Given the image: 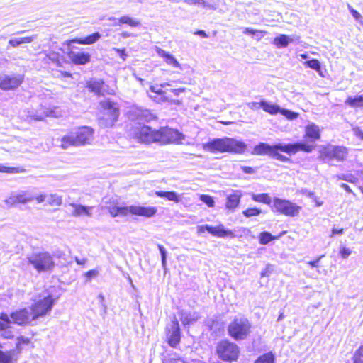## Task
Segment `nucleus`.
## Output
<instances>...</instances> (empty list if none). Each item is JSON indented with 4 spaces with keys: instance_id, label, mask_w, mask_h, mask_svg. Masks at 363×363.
<instances>
[{
    "instance_id": "obj_1",
    "label": "nucleus",
    "mask_w": 363,
    "mask_h": 363,
    "mask_svg": "<svg viewBox=\"0 0 363 363\" xmlns=\"http://www.w3.org/2000/svg\"><path fill=\"white\" fill-rule=\"evenodd\" d=\"M104 203L105 205L102 208L107 209L113 218L118 216H125L128 213L150 218L153 216L157 212L156 208L151 206H123L113 198L110 199L108 201H104Z\"/></svg>"
},
{
    "instance_id": "obj_2",
    "label": "nucleus",
    "mask_w": 363,
    "mask_h": 363,
    "mask_svg": "<svg viewBox=\"0 0 363 363\" xmlns=\"http://www.w3.org/2000/svg\"><path fill=\"white\" fill-rule=\"evenodd\" d=\"M315 146L311 144L298 143L295 144H277L274 145H270L267 143H260L256 145L252 152V155H267L272 157V154L274 153V149H279L280 151L286 152L287 154H295L298 151H304L306 152H311L314 149Z\"/></svg>"
},
{
    "instance_id": "obj_3",
    "label": "nucleus",
    "mask_w": 363,
    "mask_h": 363,
    "mask_svg": "<svg viewBox=\"0 0 363 363\" xmlns=\"http://www.w3.org/2000/svg\"><path fill=\"white\" fill-rule=\"evenodd\" d=\"M94 139V130L88 126L73 129L61 139V147L67 149L70 146H81L91 144Z\"/></svg>"
},
{
    "instance_id": "obj_4",
    "label": "nucleus",
    "mask_w": 363,
    "mask_h": 363,
    "mask_svg": "<svg viewBox=\"0 0 363 363\" xmlns=\"http://www.w3.org/2000/svg\"><path fill=\"white\" fill-rule=\"evenodd\" d=\"M247 145L232 138H223L214 139L204 145V149L212 152H230L242 154L245 152Z\"/></svg>"
},
{
    "instance_id": "obj_5",
    "label": "nucleus",
    "mask_w": 363,
    "mask_h": 363,
    "mask_svg": "<svg viewBox=\"0 0 363 363\" xmlns=\"http://www.w3.org/2000/svg\"><path fill=\"white\" fill-rule=\"evenodd\" d=\"M28 259L38 273L50 272L55 267L54 258L48 252L33 253L28 257Z\"/></svg>"
},
{
    "instance_id": "obj_6",
    "label": "nucleus",
    "mask_w": 363,
    "mask_h": 363,
    "mask_svg": "<svg viewBox=\"0 0 363 363\" xmlns=\"http://www.w3.org/2000/svg\"><path fill=\"white\" fill-rule=\"evenodd\" d=\"M45 199L46 194H40L35 195L32 190H22L11 193L4 201L7 206L11 207L18 203L25 204L32 202L34 200L38 203H41L45 201Z\"/></svg>"
},
{
    "instance_id": "obj_7",
    "label": "nucleus",
    "mask_w": 363,
    "mask_h": 363,
    "mask_svg": "<svg viewBox=\"0 0 363 363\" xmlns=\"http://www.w3.org/2000/svg\"><path fill=\"white\" fill-rule=\"evenodd\" d=\"M251 324L245 317H235L228 325V331L231 337L235 340L247 338L251 330Z\"/></svg>"
},
{
    "instance_id": "obj_8",
    "label": "nucleus",
    "mask_w": 363,
    "mask_h": 363,
    "mask_svg": "<svg viewBox=\"0 0 363 363\" xmlns=\"http://www.w3.org/2000/svg\"><path fill=\"white\" fill-rule=\"evenodd\" d=\"M56 300L57 298H54L48 292L45 291L40 294L38 299L35 300L30 306L35 319L37 320L38 318L48 314L51 311Z\"/></svg>"
},
{
    "instance_id": "obj_9",
    "label": "nucleus",
    "mask_w": 363,
    "mask_h": 363,
    "mask_svg": "<svg viewBox=\"0 0 363 363\" xmlns=\"http://www.w3.org/2000/svg\"><path fill=\"white\" fill-rule=\"evenodd\" d=\"M272 209L274 212L279 213L289 217L297 216L301 210V206L290 201L289 200L280 198H274Z\"/></svg>"
},
{
    "instance_id": "obj_10",
    "label": "nucleus",
    "mask_w": 363,
    "mask_h": 363,
    "mask_svg": "<svg viewBox=\"0 0 363 363\" xmlns=\"http://www.w3.org/2000/svg\"><path fill=\"white\" fill-rule=\"evenodd\" d=\"M104 108V116L99 118V123L101 127H112L118 120L119 111L116 104L110 101H104L101 103Z\"/></svg>"
},
{
    "instance_id": "obj_11",
    "label": "nucleus",
    "mask_w": 363,
    "mask_h": 363,
    "mask_svg": "<svg viewBox=\"0 0 363 363\" xmlns=\"http://www.w3.org/2000/svg\"><path fill=\"white\" fill-rule=\"evenodd\" d=\"M216 352L220 359L228 362L236 360L240 353L238 345L228 340L220 342L217 345Z\"/></svg>"
},
{
    "instance_id": "obj_12",
    "label": "nucleus",
    "mask_w": 363,
    "mask_h": 363,
    "mask_svg": "<svg viewBox=\"0 0 363 363\" xmlns=\"http://www.w3.org/2000/svg\"><path fill=\"white\" fill-rule=\"evenodd\" d=\"M132 134L140 143H151L158 142V130H153L147 125H141L139 124L133 127Z\"/></svg>"
},
{
    "instance_id": "obj_13",
    "label": "nucleus",
    "mask_w": 363,
    "mask_h": 363,
    "mask_svg": "<svg viewBox=\"0 0 363 363\" xmlns=\"http://www.w3.org/2000/svg\"><path fill=\"white\" fill-rule=\"evenodd\" d=\"M9 317L11 323L19 325H31L36 321L30 307L16 310L9 315Z\"/></svg>"
},
{
    "instance_id": "obj_14",
    "label": "nucleus",
    "mask_w": 363,
    "mask_h": 363,
    "mask_svg": "<svg viewBox=\"0 0 363 363\" xmlns=\"http://www.w3.org/2000/svg\"><path fill=\"white\" fill-rule=\"evenodd\" d=\"M347 156V150L343 146H335L328 145L323 147L320 150V157L323 159H335L337 161H343Z\"/></svg>"
},
{
    "instance_id": "obj_15",
    "label": "nucleus",
    "mask_w": 363,
    "mask_h": 363,
    "mask_svg": "<svg viewBox=\"0 0 363 363\" xmlns=\"http://www.w3.org/2000/svg\"><path fill=\"white\" fill-rule=\"evenodd\" d=\"M158 142L161 143H182L185 136L177 130L162 128L158 130Z\"/></svg>"
},
{
    "instance_id": "obj_16",
    "label": "nucleus",
    "mask_w": 363,
    "mask_h": 363,
    "mask_svg": "<svg viewBox=\"0 0 363 363\" xmlns=\"http://www.w3.org/2000/svg\"><path fill=\"white\" fill-rule=\"evenodd\" d=\"M24 76L21 74L0 76V88L3 90H11L18 87L23 82Z\"/></svg>"
},
{
    "instance_id": "obj_17",
    "label": "nucleus",
    "mask_w": 363,
    "mask_h": 363,
    "mask_svg": "<svg viewBox=\"0 0 363 363\" xmlns=\"http://www.w3.org/2000/svg\"><path fill=\"white\" fill-rule=\"evenodd\" d=\"M61 116V111L57 108H50L41 106L36 111V113L31 116V118L36 121H42L45 117H59Z\"/></svg>"
},
{
    "instance_id": "obj_18",
    "label": "nucleus",
    "mask_w": 363,
    "mask_h": 363,
    "mask_svg": "<svg viewBox=\"0 0 363 363\" xmlns=\"http://www.w3.org/2000/svg\"><path fill=\"white\" fill-rule=\"evenodd\" d=\"M167 335L169 345L172 347H176L180 342V329L179 323L175 317L174 318L171 328L169 330Z\"/></svg>"
},
{
    "instance_id": "obj_19",
    "label": "nucleus",
    "mask_w": 363,
    "mask_h": 363,
    "mask_svg": "<svg viewBox=\"0 0 363 363\" xmlns=\"http://www.w3.org/2000/svg\"><path fill=\"white\" fill-rule=\"evenodd\" d=\"M72 210L71 211V215L74 217H79L82 216H86L88 217L92 216V209L93 206H83L82 204H78L76 203H70L69 204Z\"/></svg>"
},
{
    "instance_id": "obj_20",
    "label": "nucleus",
    "mask_w": 363,
    "mask_h": 363,
    "mask_svg": "<svg viewBox=\"0 0 363 363\" xmlns=\"http://www.w3.org/2000/svg\"><path fill=\"white\" fill-rule=\"evenodd\" d=\"M69 58L75 65H85L90 61V55L89 53L69 51L67 53Z\"/></svg>"
},
{
    "instance_id": "obj_21",
    "label": "nucleus",
    "mask_w": 363,
    "mask_h": 363,
    "mask_svg": "<svg viewBox=\"0 0 363 363\" xmlns=\"http://www.w3.org/2000/svg\"><path fill=\"white\" fill-rule=\"evenodd\" d=\"M206 229L209 233L214 236L220 238H225L228 236L234 237V235L232 233V231L230 230L225 229L223 225H220L216 227L206 225Z\"/></svg>"
},
{
    "instance_id": "obj_22",
    "label": "nucleus",
    "mask_w": 363,
    "mask_h": 363,
    "mask_svg": "<svg viewBox=\"0 0 363 363\" xmlns=\"http://www.w3.org/2000/svg\"><path fill=\"white\" fill-rule=\"evenodd\" d=\"M305 138H308L310 142H315L320 138V130L315 123L308 124L305 128Z\"/></svg>"
},
{
    "instance_id": "obj_23",
    "label": "nucleus",
    "mask_w": 363,
    "mask_h": 363,
    "mask_svg": "<svg viewBox=\"0 0 363 363\" xmlns=\"http://www.w3.org/2000/svg\"><path fill=\"white\" fill-rule=\"evenodd\" d=\"M101 36V34L96 32L84 38H74L68 40L66 41V43L68 46H70L72 43H77L82 45H91L96 43L99 39H100Z\"/></svg>"
},
{
    "instance_id": "obj_24",
    "label": "nucleus",
    "mask_w": 363,
    "mask_h": 363,
    "mask_svg": "<svg viewBox=\"0 0 363 363\" xmlns=\"http://www.w3.org/2000/svg\"><path fill=\"white\" fill-rule=\"evenodd\" d=\"M156 51L158 55L162 57L167 64L182 69L181 65L172 55L159 48H157Z\"/></svg>"
},
{
    "instance_id": "obj_25",
    "label": "nucleus",
    "mask_w": 363,
    "mask_h": 363,
    "mask_svg": "<svg viewBox=\"0 0 363 363\" xmlns=\"http://www.w3.org/2000/svg\"><path fill=\"white\" fill-rule=\"evenodd\" d=\"M241 194L239 191H235L232 194L227 196L225 207L229 210L234 211L240 203Z\"/></svg>"
},
{
    "instance_id": "obj_26",
    "label": "nucleus",
    "mask_w": 363,
    "mask_h": 363,
    "mask_svg": "<svg viewBox=\"0 0 363 363\" xmlns=\"http://www.w3.org/2000/svg\"><path fill=\"white\" fill-rule=\"evenodd\" d=\"M18 357L15 350H0V363H17Z\"/></svg>"
},
{
    "instance_id": "obj_27",
    "label": "nucleus",
    "mask_w": 363,
    "mask_h": 363,
    "mask_svg": "<svg viewBox=\"0 0 363 363\" xmlns=\"http://www.w3.org/2000/svg\"><path fill=\"white\" fill-rule=\"evenodd\" d=\"M294 39L286 35H280L274 39L273 43L277 48H286Z\"/></svg>"
},
{
    "instance_id": "obj_28",
    "label": "nucleus",
    "mask_w": 363,
    "mask_h": 363,
    "mask_svg": "<svg viewBox=\"0 0 363 363\" xmlns=\"http://www.w3.org/2000/svg\"><path fill=\"white\" fill-rule=\"evenodd\" d=\"M199 319V315L194 313H188L186 311H181L180 313V320L184 325L191 324L196 322Z\"/></svg>"
},
{
    "instance_id": "obj_29",
    "label": "nucleus",
    "mask_w": 363,
    "mask_h": 363,
    "mask_svg": "<svg viewBox=\"0 0 363 363\" xmlns=\"http://www.w3.org/2000/svg\"><path fill=\"white\" fill-rule=\"evenodd\" d=\"M284 234H285V232H283L277 236H273L269 232H262L259 235V243L262 245H267L272 240H273L274 239H278Z\"/></svg>"
},
{
    "instance_id": "obj_30",
    "label": "nucleus",
    "mask_w": 363,
    "mask_h": 363,
    "mask_svg": "<svg viewBox=\"0 0 363 363\" xmlns=\"http://www.w3.org/2000/svg\"><path fill=\"white\" fill-rule=\"evenodd\" d=\"M155 194L161 198H164L168 201L178 203L181 201L179 196L174 191H156Z\"/></svg>"
},
{
    "instance_id": "obj_31",
    "label": "nucleus",
    "mask_w": 363,
    "mask_h": 363,
    "mask_svg": "<svg viewBox=\"0 0 363 363\" xmlns=\"http://www.w3.org/2000/svg\"><path fill=\"white\" fill-rule=\"evenodd\" d=\"M260 106H261V108H262V109L264 111H266L270 114H272V115L279 113V111H280L279 106H277L274 104L269 103L266 101H261Z\"/></svg>"
},
{
    "instance_id": "obj_32",
    "label": "nucleus",
    "mask_w": 363,
    "mask_h": 363,
    "mask_svg": "<svg viewBox=\"0 0 363 363\" xmlns=\"http://www.w3.org/2000/svg\"><path fill=\"white\" fill-rule=\"evenodd\" d=\"M35 38L36 35L23 37L20 38H13L9 40V45H10L11 47L16 48L23 43H30L33 42Z\"/></svg>"
},
{
    "instance_id": "obj_33",
    "label": "nucleus",
    "mask_w": 363,
    "mask_h": 363,
    "mask_svg": "<svg viewBox=\"0 0 363 363\" xmlns=\"http://www.w3.org/2000/svg\"><path fill=\"white\" fill-rule=\"evenodd\" d=\"M121 23H125V24H128L130 26H133V27H136V26H138L140 25V21L135 19V18H133L128 16H121L119 19H118V22H116L114 23V26H117V25H119Z\"/></svg>"
},
{
    "instance_id": "obj_34",
    "label": "nucleus",
    "mask_w": 363,
    "mask_h": 363,
    "mask_svg": "<svg viewBox=\"0 0 363 363\" xmlns=\"http://www.w3.org/2000/svg\"><path fill=\"white\" fill-rule=\"evenodd\" d=\"M104 82L102 80H94L89 83L88 87L91 91L98 95L103 94Z\"/></svg>"
},
{
    "instance_id": "obj_35",
    "label": "nucleus",
    "mask_w": 363,
    "mask_h": 363,
    "mask_svg": "<svg viewBox=\"0 0 363 363\" xmlns=\"http://www.w3.org/2000/svg\"><path fill=\"white\" fill-rule=\"evenodd\" d=\"M345 104L352 108H362L363 107V96L348 97L345 101Z\"/></svg>"
},
{
    "instance_id": "obj_36",
    "label": "nucleus",
    "mask_w": 363,
    "mask_h": 363,
    "mask_svg": "<svg viewBox=\"0 0 363 363\" xmlns=\"http://www.w3.org/2000/svg\"><path fill=\"white\" fill-rule=\"evenodd\" d=\"M45 201L50 206H61L62 203V196L57 194H51L48 196L46 195Z\"/></svg>"
},
{
    "instance_id": "obj_37",
    "label": "nucleus",
    "mask_w": 363,
    "mask_h": 363,
    "mask_svg": "<svg viewBox=\"0 0 363 363\" xmlns=\"http://www.w3.org/2000/svg\"><path fill=\"white\" fill-rule=\"evenodd\" d=\"M11 320L9 315L6 313L0 314V331L6 328H11Z\"/></svg>"
},
{
    "instance_id": "obj_38",
    "label": "nucleus",
    "mask_w": 363,
    "mask_h": 363,
    "mask_svg": "<svg viewBox=\"0 0 363 363\" xmlns=\"http://www.w3.org/2000/svg\"><path fill=\"white\" fill-rule=\"evenodd\" d=\"M252 199L256 202H261L267 205H269L272 202V199L267 194H253Z\"/></svg>"
},
{
    "instance_id": "obj_39",
    "label": "nucleus",
    "mask_w": 363,
    "mask_h": 363,
    "mask_svg": "<svg viewBox=\"0 0 363 363\" xmlns=\"http://www.w3.org/2000/svg\"><path fill=\"white\" fill-rule=\"evenodd\" d=\"M274 356L272 352H268L260 356L255 363H274Z\"/></svg>"
},
{
    "instance_id": "obj_40",
    "label": "nucleus",
    "mask_w": 363,
    "mask_h": 363,
    "mask_svg": "<svg viewBox=\"0 0 363 363\" xmlns=\"http://www.w3.org/2000/svg\"><path fill=\"white\" fill-rule=\"evenodd\" d=\"M23 172H24V169L21 167H9L0 164V172L17 174Z\"/></svg>"
},
{
    "instance_id": "obj_41",
    "label": "nucleus",
    "mask_w": 363,
    "mask_h": 363,
    "mask_svg": "<svg viewBox=\"0 0 363 363\" xmlns=\"http://www.w3.org/2000/svg\"><path fill=\"white\" fill-rule=\"evenodd\" d=\"M30 343V340L28 338L24 337H19L17 338V342L16 344V352L17 354H19L23 347V345H28Z\"/></svg>"
},
{
    "instance_id": "obj_42",
    "label": "nucleus",
    "mask_w": 363,
    "mask_h": 363,
    "mask_svg": "<svg viewBox=\"0 0 363 363\" xmlns=\"http://www.w3.org/2000/svg\"><path fill=\"white\" fill-rule=\"evenodd\" d=\"M303 65L318 72H320V63L316 59L306 61L305 62H303Z\"/></svg>"
},
{
    "instance_id": "obj_43",
    "label": "nucleus",
    "mask_w": 363,
    "mask_h": 363,
    "mask_svg": "<svg viewBox=\"0 0 363 363\" xmlns=\"http://www.w3.org/2000/svg\"><path fill=\"white\" fill-rule=\"evenodd\" d=\"M279 113H281L283 116H284L286 118L289 120H294L298 118V114L297 113L293 112L291 111L281 108Z\"/></svg>"
},
{
    "instance_id": "obj_44",
    "label": "nucleus",
    "mask_w": 363,
    "mask_h": 363,
    "mask_svg": "<svg viewBox=\"0 0 363 363\" xmlns=\"http://www.w3.org/2000/svg\"><path fill=\"white\" fill-rule=\"evenodd\" d=\"M261 213H262V211L259 208H247V209L245 210L242 213L245 217L250 218L252 216H258Z\"/></svg>"
},
{
    "instance_id": "obj_45",
    "label": "nucleus",
    "mask_w": 363,
    "mask_h": 363,
    "mask_svg": "<svg viewBox=\"0 0 363 363\" xmlns=\"http://www.w3.org/2000/svg\"><path fill=\"white\" fill-rule=\"evenodd\" d=\"M200 200L205 203L208 207L214 206V200L212 196L206 194H201L200 196Z\"/></svg>"
},
{
    "instance_id": "obj_46",
    "label": "nucleus",
    "mask_w": 363,
    "mask_h": 363,
    "mask_svg": "<svg viewBox=\"0 0 363 363\" xmlns=\"http://www.w3.org/2000/svg\"><path fill=\"white\" fill-rule=\"evenodd\" d=\"M157 247H158V249H159L160 252L161 254L162 265L163 268H165L166 267V264H167V261H166V259H167V251H166L164 247L162 246L160 244H158Z\"/></svg>"
},
{
    "instance_id": "obj_47",
    "label": "nucleus",
    "mask_w": 363,
    "mask_h": 363,
    "mask_svg": "<svg viewBox=\"0 0 363 363\" xmlns=\"http://www.w3.org/2000/svg\"><path fill=\"white\" fill-rule=\"evenodd\" d=\"M244 33L254 35L257 36L258 38H261L264 36V33H265V32L257 30H254L250 28H245L244 30Z\"/></svg>"
},
{
    "instance_id": "obj_48",
    "label": "nucleus",
    "mask_w": 363,
    "mask_h": 363,
    "mask_svg": "<svg viewBox=\"0 0 363 363\" xmlns=\"http://www.w3.org/2000/svg\"><path fill=\"white\" fill-rule=\"evenodd\" d=\"M166 86H169V84L168 83H164L160 86H151L150 89L153 93L162 95L164 93L162 90V88L165 87Z\"/></svg>"
},
{
    "instance_id": "obj_49",
    "label": "nucleus",
    "mask_w": 363,
    "mask_h": 363,
    "mask_svg": "<svg viewBox=\"0 0 363 363\" xmlns=\"http://www.w3.org/2000/svg\"><path fill=\"white\" fill-rule=\"evenodd\" d=\"M347 9L350 11L352 16L355 18V20L362 23V16L361 14L354 9H353L352 6L349 4H347Z\"/></svg>"
},
{
    "instance_id": "obj_50",
    "label": "nucleus",
    "mask_w": 363,
    "mask_h": 363,
    "mask_svg": "<svg viewBox=\"0 0 363 363\" xmlns=\"http://www.w3.org/2000/svg\"><path fill=\"white\" fill-rule=\"evenodd\" d=\"M303 194H306L308 197L312 199L316 203L317 206H320L323 205V202L319 201V199L315 196L313 192L308 191L306 189H305L303 190Z\"/></svg>"
},
{
    "instance_id": "obj_51",
    "label": "nucleus",
    "mask_w": 363,
    "mask_h": 363,
    "mask_svg": "<svg viewBox=\"0 0 363 363\" xmlns=\"http://www.w3.org/2000/svg\"><path fill=\"white\" fill-rule=\"evenodd\" d=\"M351 250L346 247H341L340 254L343 259L347 258L351 255Z\"/></svg>"
},
{
    "instance_id": "obj_52",
    "label": "nucleus",
    "mask_w": 363,
    "mask_h": 363,
    "mask_svg": "<svg viewBox=\"0 0 363 363\" xmlns=\"http://www.w3.org/2000/svg\"><path fill=\"white\" fill-rule=\"evenodd\" d=\"M11 328H6V329H4L1 332V336L4 338H11L13 337V332L10 330Z\"/></svg>"
},
{
    "instance_id": "obj_53",
    "label": "nucleus",
    "mask_w": 363,
    "mask_h": 363,
    "mask_svg": "<svg viewBox=\"0 0 363 363\" xmlns=\"http://www.w3.org/2000/svg\"><path fill=\"white\" fill-rule=\"evenodd\" d=\"M278 151H280L279 149H274V153L272 154V157H274L280 161H285L286 160V157L278 153Z\"/></svg>"
},
{
    "instance_id": "obj_54",
    "label": "nucleus",
    "mask_w": 363,
    "mask_h": 363,
    "mask_svg": "<svg viewBox=\"0 0 363 363\" xmlns=\"http://www.w3.org/2000/svg\"><path fill=\"white\" fill-rule=\"evenodd\" d=\"M247 106L252 110H257L261 108L260 102H250L247 104Z\"/></svg>"
},
{
    "instance_id": "obj_55",
    "label": "nucleus",
    "mask_w": 363,
    "mask_h": 363,
    "mask_svg": "<svg viewBox=\"0 0 363 363\" xmlns=\"http://www.w3.org/2000/svg\"><path fill=\"white\" fill-rule=\"evenodd\" d=\"M354 363H363V357L358 352H356L354 356Z\"/></svg>"
},
{
    "instance_id": "obj_56",
    "label": "nucleus",
    "mask_w": 363,
    "mask_h": 363,
    "mask_svg": "<svg viewBox=\"0 0 363 363\" xmlns=\"http://www.w3.org/2000/svg\"><path fill=\"white\" fill-rule=\"evenodd\" d=\"M240 168L245 174H254L255 172V169L250 167L241 166Z\"/></svg>"
},
{
    "instance_id": "obj_57",
    "label": "nucleus",
    "mask_w": 363,
    "mask_h": 363,
    "mask_svg": "<svg viewBox=\"0 0 363 363\" xmlns=\"http://www.w3.org/2000/svg\"><path fill=\"white\" fill-rule=\"evenodd\" d=\"M167 363H188L182 358H171L167 361Z\"/></svg>"
},
{
    "instance_id": "obj_58",
    "label": "nucleus",
    "mask_w": 363,
    "mask_h": 363,
    "mask_svg": "<svg viewBox=\"0 0 363 363\" xmlns=\"http://www.w3.org/2000/svg\"><path fill=\"white\" fill-rule=\"evenodd\" d=\"M324 257V255H322V256H320L316 260H314V261H309L308 262V264L311 267H317L318 266V262H320V260Z\"/></svg>"
},
{
    "instance_id": "obj_59",
    "label": "nucleus",
    "mask_w": 363,
    "mask_h": 363,
    "mask_svg": "<svg viewBox=\"0 0 363 363\" xmlns=\"http://www.w3.org/2000/svg\"><path fill=\"white\" fill-rule=\"evenodd\" d=\"M113 50L120 55V57L123 59V60H125L127 55L125 52V50H121L118 48H113Z\"/></svg>"
},
{
    "instance_id": "obj_60",
    "label": "nucleus",
    "mask_w": 363,
    "mask_h": 363,
    "mask_svg": "<svg viewBox=\"0 0 363 363\" xmlns=\"http://www.w3.org/2000/svg\"><path fill=\"white\" fill-rule=\"evenodd\" d=\"M340 178L342 179H344L347 182H352V183L354 182V181L356 180V178H354L352 175H348V176L342 175Z\"/></svg>"
},
{
    "instance_id": "obj_61",
    "label": "nucleus",
    "mask_w": 363,
    "mask_h": 363,
    "mask_svg": "<svg viewBox=\"0 0 363 363\" xmlns=\"http://www.w3.org/2000/svg\"><path fill=\"white\" fill-rule=\"evenodd\" d=\"M343 233H344V230L342 228V229L333 228L330 237H333L335 235H337H337H342Z\"/></svg>"
},
{
    "instance_id": "obj_62",
    "label": "nucleus",
    "mask_w": 363,
    "mask_h": 363,
    "mask_svg": "<svg viewBox=\"0 0 363 363\" xmlns=\"http://www.w3.org/2000/svg\"><path fill=\"white\" fill-rule=\"evenodd\" d=\"M201 5L209 9L215 10L216 9V7L213 4L206 2L204 0H203V2H201Z\"/></svg>"
},
{
    "instance_id": "obj_63",
    "label": "nucleus",
    "mask_w": 363,
    "mask_h": 363,
    "mask_svg": "<svg viewBox=\"0 0 363 363\" xmlns=\"http://www.w3.org/2000/svg\"><path fill=\"white\" fill-rule=\"evenodd\" d=\"M185 91L184 88H179V89H172L170 91L173 93L175 96H179L181 93L184 92Z\"/></svg>"
},
{
    "instance_id": "obj_64",
    "label": "nucleus",
    "mask_w": 363,
    "mask_h": 363,
    "mask_svg": "<svg viewBox=\"0 0 363 363\" xmlns=\"http://www.w3.org/2000/svg\"><path fill=\"white\" fill-rule=\"evenodd\" d=\"M97 272L95 270H89L86 273V277L89 279L96 276Z\"/></svg>"
}]
</instances>
